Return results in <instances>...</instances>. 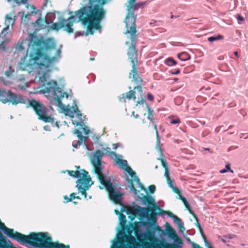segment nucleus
<instances>
[{"label":"nucleus","instance_id":"1","mask_svg":"<svg viewBox=\"0 0 248 248\" xmlns=\"http://www.w3.org/2000/svg\"><path fill=\"white\" fill-rule=\"evenodd\" d=\"M106 1V0H89V5L83 6L75 13L74 16L67 20L62 19L53 24V28L57 30L62 28L65 31L72 33L74 31L72 28L73 22L78 18L83 25L87 26V32L77 31L75 34V38L93 34V29L98 30L100 28V22L105 14L103 6Z\"/></svg>","mask_w":248,"mask_h":248},{"label":"nucleus","instance_id":"2","mask_svg":"<svg viewBox=\"0 0 248 248\" xmlns=\"http://www.w3.org/2000/svg\"><path fill=\"white\" fill-rule=\"evenodd\" d=\"M62 47V46L60 45L58 48H56L55 44L52 42L51 46L47 50L48 56L43 55L40 51H38L31 53L29 61L27 62L26 53L18 63L19 70H27L29 73L33 72L36 73V78L39 79L40 85L45 86L38 91L39 93L40 90L44 89L46 86H46L45 83L49 76L50 68L58 62L61 58Z\"/></svg>","mask_w":248,"mask_h":248},{"label":"nucleus","instance_id":"3","mask_svg":"<svg viewBox=\"0 0 248 248\" xmlns=\"http://www.w3.org/2000/svg\"><path fill=\"white\" fill-rule=\"evenodd\" d=\"M57 82L51 80L47 82L45 89L40 90L39 92L40 93L44 94L52 105L59 107L63 110L66 115L70 117L74 125L82 126L83 122L82 115L78 109L76 101H74L72 107L65 108L61 100V98L64 96L65 93L62 91L60 88L57 87Z\"/></svg>","mask_w":248,"mask_h":248},{"label":"nucleus","instance_id":"4","mask_svg":"<svg viewBox=\"0 0 248 248\" xmlns=\"http://www.w3.org/2000/svg\"><path fill=\"white\" fill-rule=\"evenodd\" d=\"M103 153L98 150L91 158L92 164L93 166L95 172L97 175L100 183L105 187L108 193L110 199L115 203H122L123 194L116 189V187L111 182L110 178H108L102 173L103 166L102 158Z\"/></svg>","mask_w":248,"mask_h":248},{"label":"nucleus","instance_id":"5","mask_svg":"<svg viewBox=\"0 0 248 248\" xmlns=\"http://www.w3.org/2000/svg\"><path fill=\"white\" fill-rule=\"evenodd\" d=\"M0 101L5 104L10 102L13 105H17L19 103H29L32 107L39 119L46 123H52L54 118L49 116L48 110L40 102L35 100H29L25 99L20 94H16L9 91L0 90Z\"/></svg>","mask_w":248,"mask_h":248},{"label":"nucleus","instance_id":"6","mask_svg":"<svg viewBox=\"0 0 248 248\" xmlns=\"http://www.w3.org/2000/svg\"><path fill=\"white\" fill-rule=\"evenodd\" d=\"M69 175L74 178H78L77 181L76 187L80 193L84 195V198H87L86 190H88L93 184L88 172L84 170H68Z\"/></svg>","mask_w":248,"mask_h":248},{"label":"nucleus","instance_id":"7","mask_svg":"<svg viewBox=\"0 0 248 248\" xmlns=\"http://www.w3.org/2000/svg\"><path fill=\"white\" fill-rule=\"evenodd\" d=\"M136 16L134 13L128 12L127 15L125 19V27L126 28V34H128L127 38L134 42L136 38V25L135 21Z\"/></svg>","mask_w":248,"mask_h":248},{"label":"nucleus","instance_id":"8","mask_svg":"<svg viewBox=\"0 0 248 248\" xmlns=\"http://www.w3.org/2000/svg\"><path fill=\"white\" fill-rule=\"evenodd\" d=\"M121 157H117L116 159H113L118 164L120 168L122 169H125L127 171L130 175L133 178V179L139 185V187L140 188L141 190H144L147 193V189L144 187L143 185L140 182L139 179L136 176V173L134 172L131 168L127 165V162L125 160L122 159L123 156L120 155Z\"/></svg>","mask_w":248,"mask_h":248},{"label":"nucleus","instance_id":"9","mask_svg":"<svg viewBox=\"0 0 248 248\" xmlns=\"http://www.w3.org/2000/svg\"><path fill=\"white\" fill-rule=\"evenodd\" d=\"M134 214H138L140 217L146 218L149 221L154 222L155 220V214H149V209L146 208L141 207L137 206L133 209Z\"/></svg>","mask_w":248,"mask_h":248},{"label":"nucleus","instance_id":"10","mask_svg":"<svg viewBox=\"0 0 248 248\" xmlns=\"http://www.w3.org/2000/svg\"><path fill=\"white\" fill-rule=\"evenodd\" d=\"M5 25L6 27L3 29L1 31V35L2 37H5L7 33V31L9 29V26H13L16 20V16L11 13L6 15L5 16Z\"/></svg>","mask_w":248,"mask_h":248},{"label":"nucleus","instance_id":"11","mask_svg":"<svg viewBox=\"0 0 248 248\" xmlns=\"http://www.w3.org/2000/svg\"><path fill=\"white\" fill-rule=\"evenodd\" d=\"M74 134L77 135V137L78 139V141H74L72 143V145L74 148H77L78 146L82 144L83 143H85V142L88 139V137L83 136L80 131L78 129H75L73 131ZM86 148L89 150L88 145L85 144Z\"/></svg>","mask_w":248,"mask_h":248},{"label":"nucleus","instance_id":"12","mask_svg":"<svg viewBox=\"0 0 248 248\" xmlns=\"http://www.w3.org/2000/svg\"><path fill=\"white\" fill-rule=\"evenodd\" d=\"M131 43L129 42H126V44L127 45H129L130 44H131V46H130L128 51L127 52V54L129 56V59L131 60V62L133 63V64L134 63V60L137 59V51L136 50L135 44L136 42V37L135 38V41L134 42H132L131 40Z\"/></svg>","mask_w":248,"mask_h":248},{"label":"nucleus","instance_id":"13","mask_svg":"<svg viewBox=\"0 0 248 248\" xmlns=\"http://www.w3.org/2000/svg\"><path fill=\"white\" fill-rule=\"evenodd\" d=\"M136 0H128L129 3V5L127 6L128 12L134 13L135 11L138 10L145 4V2H140L134 4L133 3Z\"/></svg>","mask_w":248,"mask_h":248},{"label":"nucleus","instance_id":"14","mask_svg":"<svg viewBox=\"0 0 248 248\" xmlns=\"http://www.w3.org/2000/svg\"><path fill=\"white\" fill-rule=\"evenodd\" d=\"M129 78H133L132 80V81L137 82H140L141 81V79L139 77V75L137 73V69L135 64H133L132 70H131V73L129 74Z\"/></svg>","mask_w":248,"mask_h":248},{"label":"nucleus","instance_id":"15","mask_svg":"<svg viewBox=\"0 0 248 248\" xmlns=\"http://www.w3.org/2000/svg\"><path fill=\"white\" fill-rule=\"evenodd\" d=\"M39 45L38 38L32 34H29V48L32 49L35 46Z\"/></svg>","mask_w":248,"mask_h":248},{"label":"nucleus","instance_id":"16","mask_svg":"<svg viewBox=\"0 0 248 248\" xmlns=\"http://www.w3.org/2000/svg\"><path fill=\"white\" fill-rule=\"evenodd\" d=\"M164 176L166 177L167 179V182L169 187H170L172 189V190L174 193L177 194H180V191L179 189L177 187L174 186L173 181L171 180L169 176V174H167V175L164 174Z\"/></svg>","mask_w":248,"mask_h":248},{"label":"nucleus","instance_id":"17","mask_svg":"<svg viewBox=\"0 0 248 248\" xmlns=\"http://www.w3.org/2000/svg\"><path fill=\"white\" fill-rule=\"evenodd\" d=\"M144 238L151 242L156 241L155 231H147L144 232Z\"/></svg>","mask_w":248,"mask_h":248},{"label":"nucleus","instance_id":"18","mask_svg":"<svg viewBox=\"0 0 248 248\" xmlns=\"http://www.w3.org/2000/svg\"><path fill=\"white\" fill-rule=\"evenodd\" d=\"M125 241L131 248H134L135 247L139 246L136 242V239L132 235L126 236Z\"/></svg>","mask_w":248,"mask_h":248},{"label":"nucleus","instance_id":"19","mask_svg":"<svg viewBox=\"0 0 248 248\" xmlns=\"http://www.w3.org/2000/svg\"><path fill=\"white\" fill-rule=\"evenodd\" d=\"M142 201L145 204L155 206V202L153 198L149 195L144 196L142 198Z\"/></svg>","mask_w":248,"mask_h":248},{"label":"nucleus","instance_id":"20","mask_svg":"<svg viewBox=\"0 0 248 248\" xmlns=\"http://www.w3.org/2000/svg\"><path fill=\"white\" fill-rule=\"evenodd\" d=\"M0 248H13V245L9 240L2 238L0 240Z\"/></svg>","mask_w":248,"mask_h":248},{"label":"nucleus","instance_id":"21","mask_svg":"<svg viewBox=\"0 0 248 248\" xmlns=\"http://www.w3.org/2000/svg\"><path fill=\"white\" fill-rule=\"evenodd\" d=\"M55 11L54 12L48 13L45 17V22L46 24L52 23L55 18Z\"/></svg>","mask_w":248,"mask_h":248},{"label":"nucleus","instance_id":"22","mask_svg":"<svg viewBox=\"0 0 248 248\" xmlns=\"http://www.w3.org/2000/svg\"><path fill=\"white\" fill-rule=\"evenodd\" d=\"M166 231L167 232L169 237L171 239H174L176 237L175 232L172 228L170 226L169 223H166Z\"/></svg>","mask_w":248,"mask_h":248},{"label":"nucleus","instance_id":"23","mask_svg":"<svg viewBox=\"0 0 248 248\" xmlns=\"http://www.w3.org/2000/svg\"><path fill=\"white\" fill-rule=\"evenodd\" d=\"M170 214L171 215H170V216L173 218V221L175 223H176L178 225V227L180 229H181V228L184 229V224H183V222H182L181 220L179 217H178L174 215L172 213H170Z\"/></svg>","mask_w":248,"mask_h":248},{"label":"nucleus","instance_id":"24","mask_svg":"<svg viewBox=\"0 0 248 248\" xmlns=\"http://www.w3.org/2000/svg\"><path fill=\"white\" fill-rule=\"evenodd\" d=\"M178 58L182 61H186L190 59L189 55L185 52H181L177 54Z\"/></svg>","mask_w":248,"mask_h":248},{"label":"nucleus","instance_id":"25","mask_svg":"<svg viewBox=\"0 0 248 248\" xmlns=\"http://www.w3.org/2000/svg\"><path fill=\"white\" fill-rule=\"evenodd\" d=\"M126 235L124 232H119L117 235V242L115 243H117V245L118 243L123 244L124 242V240H126Z\"/></svg>","mask_w":248,"mask_h":248},{"label":"nucleus","instance_id":"26","mask_svg":"<svg viewBox=\"0 0 248 248\" xmlns=\"http://www.w3.org/2000/svg\"><path fill=\"white\" fill-rule=\"evenodd\" d=\"M178 195L179 196L180 199H181L184 202L186 208L189 210V212L191 214H193V212L191 210V209H190V207L188 202L186 200V199L181 195V194L180 192V194H178Z\"/></svg>","mask_w":248,"mask_h":248},{"label":"nucleus","instance_id":"27","mask_svg":"<svg viewBox=\"0 0 248 248\" xmlns=\"http://www.w3.org/2000/svg\"><path fill=\"white\" fill-rule=\"evenodd\" d=\"M104 150L107 152V153H108L109 155L112 159H116L117 157H121L120 155L116 154L115 153L111 151V149L109 147H107Z\"/></svg>","mask_w":248,"mask_h":248},{"label":"nucleus","instance_id":"28","mask_svg":"<svg viewBox=\"0 0 248 248\" xmlns=\"http://www.w3.org/2000/svg\"><path fill=\"white\" fill-rule=\"evenodd\" d=\"M27 40H24L21 42H19L16 46V49L17 51L22 52L24 50V48L23 47V44L26 42Z\"/></svg>","mask_w":248,"mask_h":248},{"label":"nucleus","instance_id":"29","mask_svg":"<svg viewBox=\"0 0 248 248\" xmlns=\"http://www.w3.org/2000/svg\"><path fill=\"white\" fill-rule=\"evenodd\" d=\"M43 22L42 19L40 17L34 23V26L37 30H39L43 28V25L42 24Z\"/></svg>","mask_w":248,"mask_h":248},{"label":"nucleus","instance_id":"30","mask_svg":"<svg viewBox=\"0 0 248 248\" xmlns=\"http://www.w3.org/2000/svg\"><path fill=\"white\" fill-rule=\"evenodd\" d=\"M170 122L172 124H179L180 123V119L177 117L171 116L169 117Z\"/></svg>","mask_w":248,"mask_h":248},{"label":"nucleus","instance_id":"31","mask_svg":"<svg viewBox=\"0 0 248 248\" xmlns=\"http://www.w3.org/2000/svg\"><path fill=\"white\" fill-rule=\"evenodd\" d=\"M165 63L168 66H171L175 65L177 63L173 59L168 58L165 60Z\"/></svg>","mask_w":248,"mask_h":248},{"label":"nucleus","instance_id":"32","mask_svg":"<svg viewBox=\"0 0 248 248\" xmlns=\"http://www.w3.org/2000/svg\"><path fill=\"white\" fill-rule=\"evenodd\" d=\"M119 220L121 226L122 227H124L125 226L126 222L125 216L123 214H120Z\"/></svg>","mask_w":248,"mask_h":248},{"label":"nucleus","instance_id":"33","mask_svg":"<svg viewBox=\"0 0 248 248\" xmlns=\"http://www.w3.org/2000/svg\"><path fill=\"white\" fill-rule=\"evenodd\" d=\"M148 108V115L147 117V118L150 121L151 123L155 122V119L153 117V111L151 110V109L150 108V107L147 105V106Z\"/></svg>","mask_w":248,"mask_h":248},{"label":"nucleus","instance_id":"34","mask_svg":"<svg viewBox=\"0 0 248 248\" xmlns=\"http://www.w3.org/2000/svg\"><path fill=\"white\" fill-rule=\"evenodd\" d=\"M223 39V36L220 34H218L217 36H211L208 38L209 42H213L215 41L222 40Z\"/></svg>","mask_w":248,"mask_h":248},{"label":"nucleus","instance_id":"35","mask_svg":"<svg viewBox=\"0 0 248 248\" xmlns=\"http://www.w3.org/2000/svg\"><path fill=\"white\" fill-rule=\"evenodd\" d=\"M158 159L161 161L162 166L165 168V172L164 174L167 175V174H169V168L167 162L163 159L158 158Z\"/></svg>","mask_w":248,"mask_h":248},{"label":"nucleus","instance_id":"36","mask_svg":"<svg viewBox=\"0 0 248 248\" xmlns=\"http://www.w3.org/2000/svg\"><path fill=\"white\" fill-rule=\"evenodd\" d=\"M22 14V18H21V21L22 22H23V21H26L27 20H28L30 16L33 14V12H32L31 13H29V14H28L27 15H26L25 16H23V15H24V13H21V12H19L18 13V15H20Z\"/></svg>","mask_w":248,"mask_h":248},{"label":"nucleus","instance_id":"37","mask_svg":"<svg viewBox=\"0 0 248 248\" xmlns=\"http://www.w3.org/2000/svg\"><path fill=\"white\" fill-rule=\"evenodd\" d=\"M135 235L139 240H140V238L141 237H144V232H143L140 230H136Z\"/></svg>","mask_w":248,"mask_h":248},{"label":"nucleus","instance_id":"38","mask_svg":"<svg viewBox=\"0 0 248 248\" xmlns=\"http://www.w3.org/2000/svg\"><path fill=\"white\" fill-rule=\"evenodd\" d=\"M126 97L129 99L133 98L135 100L136 99L135 92L132 90L130 91L128 93H126Z\"/></svg>","mask_w":248,"mask_h":248},{"label":"nucleus","instance_id":"39","mask_svg":"<svg viewBox=\"0 0 248 248\" xmlns=\"http://www.w3.org/2000/svg\"><path fill=\"white\" fill-rule=\"evenodd\" d=\"M75 195H76V194L73 193L70 195V198H68L66 196H64V199L67 200V202H70L73 199H76V197Z\"/></svg>","mask_w":248,"mask_h":248},{"label":"nucleus","instance_id":"40","mask_svg":"<svg viewBox=\"0 0 248 248\" xmlns=\"http://www.w3.org/2000/svg\"><path fill=\"white\" fill-rule=\"evenodd\" d=\"M174 242H176L177 244L174 246L173 248H182L183 243L181 240H175Z\"/></svg>","mask_w":248,"mask_h":248},{"label":"nucleus","instance_id":"41","mask_svg":"<svg viewBox=\"0 0 248 248\" xmlns=\"http://www.w3.org/2000/svg\"><path fill=\"white\" fill-rule=\"evenodd\" d=\"M156 148L159 150H160V148L159 147V144L160 143V140L159 138L158 132L156 131Z\"/></svg>","mask_w":248,"mask_h":248},{"label":"nucleus","instance_id":"42","mask_svg":"<svg viewBox=\"0 0 248 248\" xmlns=\"http://www.w3.org/2000/svg\"><path fill=\"white\" fill-rule=\"evenodd\" d=\"M149 189L151 193L153 194L155 192V185H151L149 187Z\"/></svg>","mask_w":248,"mask_h":248},{"label":"nucleus","instance_id":"43","mask_svg":"<svg viewBox=\"0 0 248 248\" xmlns=\"http://www.w3.org/2000/svg\"><path fill=\"white\" fill-rule=\"evenodd\" d=\"M28 0H20L19 1L18 0H14V1L18 5L21 4H25L27 2Z\"/></svg>","mask_w":248,"mask_h":248},{"label":"nucleus","instance_id":"44","mask_svg":"<svg viewBox=\"0 0 248 248\" xmlns=\"http://www.w3.org/2000/svg\"><path fill=\"white\" fill-rule=\"evenodd\" d=\"M180 72V71L179 69H177L175 70H171L170 71V73L171 75H177V74H179Z\"/></svg>","mask_w":248,"mask_h":248},{"label":"nucleus","instance_id":"45","mask_svg":"<svg viewBox=\"0 0 248 248\" xmlns=\"http://www.w3.org/2000/svg\"><path fill=\"white\" fill-rule=\"evenodd\" d=\"M6 48L5 44L4 42L2 43L1 44H0V51L3 52L5 51Z\"/></svg>","mask_w":248,"mask_h":248},{"label":"nucleus","instance_id":"46","mask_svg":"<svg viewBox=\"0 0 248 248\" xmlns=\"http://www.w3.org/2000/svg\"><path fill=\"white\" fill-rule=\"evenodd\" d=\"M111 248H125L124 246H117V243H114L112 246Z\"/></svg>","mask_w":248,"mask_h":248},{"label":"nucleus","instance_id":"47","mask_svg":"<svg viewBox=\"0 0 248 248\" xmlns=\"http://www.w3.org/2000/svg\"><path fill=\"white\" fill-rule=\"evenodd\" d=\"M147 99L150 101H153L154 100V96L150 93L147 94Z\"/></svg>","mask_w":248,"mask_h":248},{"label":"nucleus","instance_id":"48","mask_svg":"<svg viewBox=\"0 0 248 248\" xmlns=\"http://www.w3.org/2000/svg\"><path fill=\"white\" fill-rule=\"evenodd\" d=\"M82 129L85 135H87L90 133V130L88 129L87 127H84Z\"/></svg>","mask_w":248,"mask_h":248},{"label":"nucleus","instance_id":"49","mask_svg":"<svg viewBox=\"0 0 248 248\" xmlns=\"http://www.w3.org/2000/svg\"><path fill=\"white\" fill-rule=\"evenodd\" d=\"M120 146H121V143H120L113 144L112 145V148L113 149H116L118 147H120Z\"/></svg>","mask_w":248,"mask_h":248},{"label":"nucleus","instance_id":"50","mask_svg":"<svg viewBox=\"0 0 248 248\" xmlns=\"http://www.w3.org/2000/svg\"><path fill=\"white\" fill-rule=\"evenodd\" d=\"M191 247L192 248H202V247L196 243H192V246Z\"/></svg>","mask_w":248,"mask_h":248},{"label":"nucleus","instance_id":"51","mask_svg":"<svg viewBox=\"0 0 248 248\" xmlns=\"http://www.w3.org/2000/svg\"><path fill=\"white\" fill-rule=\"evenodd\" d=\"M138 90L140 93V94H141L142 93V88H141V87L140 86H137V87H136L134 88V90Z\"/></svg>","mask_w":248,"mask_h":248},{"label":"nucleus","instance_id":"52","mask_svg":"<svg viewBox=\"0 0 248 248\" xmlns=\"http://www.w3.org/2000/svg\"><path fill=\"white\" fill-rule=\"evenodd\" d=\"M130 188L135 194H136V189H135L134 185L132 184L131 185Z\"/></svg>","mask_w":248,"mask_h":248},{"label":"nucleus","instance_id":"53","mask_svg":"<svg viewBox=\"0 0 248 248\" xmlns=\"http://www.w3.org/2000/svg\"><path fill=\"white\" fill-rule=\"evenodd\" d=\"M152 211V213H154L155 215V217H156L157 214L156 213H155V209L154 207H151L150 208V209H149V211Z\"/></svg>","mask_w":248,"mask_h":248},{"label":"nucleus","instance_id":"54","mask_svg":"<svg viewBox=\"0 0 248 248\" xmlns=\"http://www.w3.org/2000/svg\"><path fill=\"white\" fill-rule=\"evenodd\" d=\"M237 19L238 20V21H243L244 20V18L240 15H237Z\"/></svg>","mask_w":248,"mask_h":248},{"label":"nucleus","instance_id":"55","mask_svg":"<svg viewBox=\"0 0 248 248\" xmlns=\"http://www.w3.org/2000/svg\"><path fill=\"white\" fill-rule=\"evenodd\" d=\"M145 103V101L144 100H141L140 101H137V106L138 105H140V104H143L144 103Z\"/></svg>","mask_w":248,"mask_h":248},{"label":"nucleus","instance_id":"56","mask_svg":"<svg viewBox=\"0 0 248 248\" xmlns=\"http://www.w3.org/2000/svg\"><path fill=\"white\" fill-rule=\"evenodd\" d=\"M154 126V129L155 130V133H156V131H158L157 130V127L156 124H155V122L151 123Z\"/></svg>","mask_w":248,"mask_h":248},{"label":"nucleus","instance_id":"57","mask_svg":"<svg viewBox=\"0 0 248 248\" xmlns=\"http://www.w3.org/2000/svg\"><path fill=\"white\" fill-rule=\"evenodd\" d=\"M226 168L227 169L226 170H227V171L229 170V171H231L232 172H233L232 170H231V168H230L229 165H226Z\"/></svg>","mask_w":248,"mask_h":248},{"label":"nucleus","instance_id":"58","mask_svg":"<svg viewBox=\"0 0 248 248\" xmlns=\"http://www.w3.org/2000/svg\"><path fill=\"white\" fill-rule=\"evenodd\" d=\"M187 242L191 245V246H192V243H194V242H192L189 238L186 239Z\"/></svg>","mask_w":248,"mask_h":248},{"label":"nucleus","instance_id":"59","mask_svg":"<svg viewBox=\"0 0 248 248\" xmlns=\"http://www.w3.org/2000/svg\"><path fill=\"white\" fill-rule=\"evenodd\" d=\"M44 130H45L46 131H49L50 130L49 127L48 125L45 126L44 127Z\"/></svg>","mask_w":248,"mask_h":248},{"label":"nucleus","instance_id":"60","mask_svg":"<svg viewBox=\"0 0 248 248\" xmlns=\"http://www.w3.org/2000/svg\"><path fill=\"white\" fill-rule=\"evenodd\" d=\"M48 2H50V0H45V3H44L43 6L46 7V5Z\"/></svg>","mask_w":248,"mask_h":248},{"label":"nucleus","instance_id":"61","mask_svg":"<svg viewBox=\"0 0 248 248\" xmlns=\"http://www.w3.org/2000/svg\"><path fill=\"white\" fill-rule=\"evenodd\" d=\"M132 114L134 116V117L135 118H138L139 117V116L138 114L135 115L134 111H133Z\"/></svg>","mask_w":248,"mask_h":248},{"label":"nucleus","instance_id":"62","mask_svg":"<svg viewBox=\"0 0 248 248\" xmlns=\"http://www.w3.org/2000/svg\"><path fill=\"white\" fill-rule=\"evenodd\" d=\"M227 171V170H225V169H223V170H220V172L221 173H225Z\"/></svg>","mask_w":248,"mask_h":248},{"label":"nucleus","instance_id":"63","mask_svg":"<svg viewBox=\"0 0 248 248\" xmlns=\"http://www.w3.org/2000/svg\"><path fill=\"white\" fill-rule=\"evenodd\" d=\"M123 96L122 98H120V101H125V98H124V95L123 94Z\"/></svg>","mask_w":248,"mask_h":248},{"label":"nucleus","instance_id":"64","mask_svg":"<svg viewBox=\"0 0 248 248\" xmlns=\"http://www.w3.org/2000/svg\"><path fill=\"white\" fill-rule=\"evenodd\" d=\"M233 53L235 56H236L237 57H239L238 53L237 51L234 52Z\"/></svg>","mask_w":248,"mask_h":248}]
</instances>
